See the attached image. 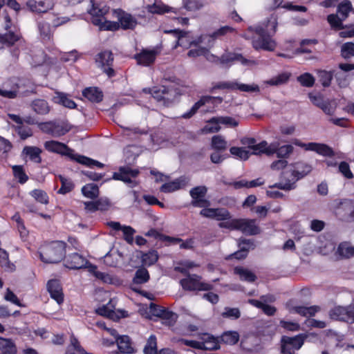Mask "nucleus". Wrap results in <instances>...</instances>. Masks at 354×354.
I'll return each mask as SVG.
<instances>
[{
  "instance_id": "obj_1",
  "label": "nucleus",
  "mask_w": 354,
  "mask_h": 354,
  "mask_svg": "<svg viewBox=\"0 0 354 354\" xmlns=\"http://www.w3.org/2000/svg\"><path fill=\"white\" fill-rule=\"evenodd\" d=\"M277 27V17L272 14L263 23L248 28V33L243 35L246 39H252V47L257 50L273 51L276 46V41L272 38L276 32Z\"/></svg>"
},
{
  "instance_id": "obj_2",
  "label": "nucleus",
  "mask_w": 354,
  "mask_h": 354,
  "mask_svg": "<svg viewBox=\"0 0 354 354\" xmlns=\"http://www.w3.org/2000/svg\"><path fill=\"white\" fill-rule=\"evenodd\" d=\"M66 247V243L62 241L44 244L39 251L40 259L46 263H57L65 257Z\"/></svg>"
},
{
  "instance_id": "obj_3",
  "label": "nucleus",
  "mask_w": 354,
  "mask_h": 354,
  "mask_svg": "<svg viewBox=\"0 0 354 354\" xmlns=\"http://www.w3.org/2000/svg\"><path fill=\"white\" fill-rule=\"evenodd\" d=\"M91 8L88 10L91 16L92 23L100 27V30H116L119 29L118 22H113L106 20L105 15L108 14L109 8L103 3H95L91 0Z\"/></svg>"
},
{
  "instance_id": "obj_4",
  "label": "nucleus",
  "mask_w": 354,
  "mask_h": 354,
  "mask_svg": "<svg viewBox=\"0 0 354 354\" xmlns=\"http://www.w3.org/2000/svg\"><path fill=\"white\" fill-rule=\"evenodd\" d=\"M216 90L240 91L246 93H257L260 91L257 84H246L236 80L212 82L209 92L214 93Z\"/></svg>"
},
{
  "instance_id": "obj_5",
  "label": "nucleus",
  "mask_w": 354,
  "mask_h": 354,
  "mask_svg": "<svg viewBox=\"0 0 354 354\" xmlns=\"http://www.w3.org/2000/svg\"><path fill=\"white\" fill-rule=\"evenodd\" d=\"M143 91L145 93H151L153 98L158 102H162L165 105L171 103L177 95L176 88L165 85L154 86L152 88H145Z\"/></svg>"
},
{
  "instance_id": "obj_6",
  "label": "nucleus",
  "mask_w": 354,
  "mask_h": 354,
  "mask_svg": "<svg viewBox=\"0 0 354 354\" xmlns=\"http://www.w3.org/2000/svg\"><path fill=\"white\" fill-rule=\"evenodd\" d=\"M38 127L43 133L55 138L62 136L71 130L68 124L59 121L39 122Z\"/></svg>"
},
{
  "instance_id": "obj_7",
  "label": "nucleus",
  "mask_w": 354,
  "mask_h": 354,
  "mask_svg": "<svg viewBox=\"0 0 354 354\" xmlns=\"http://www.w3.org/2000/svg\"><path fill=\"white\" fill-rule=\"evenodd\" d=\"M180 283L186 290L207 291L213 288L211 283L202 281L201 277L195 274H188L180 281Z\"/></svg>"
},
{
  "instance_id": "obj_8",
  "label": "nucleus",
  "mask_w": 354,
  "mask_h": 354,
  "mask_svg": "<svg viewBox=\"0 0 354 354\" xmlns=\"http://www.w3.org/2000/svg\"><path fill=\"white\" fill-rule=\"evenodd\" d=\"M8 32L1 37V41L3 44L8 46H13L15 43L17 44V48L12 49L11 54L15 58H18L19 55V48L24 47L25 41L22 38L21 35L19 30H7Z\"/></svg>"
},
{
  "instance_id": "obj_9",
  "label": "nucleus",
  "mask_w": 354,
  "mask_h": 354,
  "mask_svg": "<svg viewBox=\"0 0 354 354\" xmlns=\"http://www.w3.org/2000/svg\"><path fill=\"white\" fill-rule=\"evenodd\" d=\"M44 147L46 151L68 157L71 160H75L77 153L69 148L64 143L56 140L46 141Z\"/></svg>"
},
{
  "instance_id": "obj_10",
  "label": "nucleus",
  "mask_w": 354,
  "mask_h": 354,
  "mask_svg": "<svg viewBox=\"0 0 354 354\" xmlns=\"http://www.w3.org/2000/svg\"><path fill=\"white\" fill-rule=\"evenodd\" d=\"M304 342V336L298 335L295 337L283 336L281 339L283 354H295V350H299Z\"/></svg>"
},
{
  "instance_id": "obj_11",
  "label": "nucleus",
  "mask_w": 354,
  "mask_h": 354,
  "mask_svg": "<svg viewBox=\"0 0 354 354\" xmlns=\"http://www.w3.org/2000/svg\"><path fill=\"white\" fill-rule=\"evenodd\" d=\"M138 169H133L129 167H120L117 172L113 174V179L123 181L130 187H134L137 183L133 178H135L139 174Z\"/></svg>"
},
{
  "instance_id": "obj_12",
  "label": "nucleus",
  "mask_w": 354,
  "mask_h": 354,
  "mask_svg": "<svg viewBox=\"0 0 354 354\" xmlns=\"http://www.w3.org/2000/svg\"><path fill=\"white\" fill-rule=\"evenodd\" d=\"M95 62L97 66L102 68L109 77L115 76V73L112 68L113 56L111 51L105 50L97 54Z\"/></svg>"
},
{
  "instance_id": "obj_13",
  "label": "nucleus",
  "mask_w": 354,
  "mask_h": 354,
  "mask_svg": "<svg viewBox=\"0 0 354 354\" xmlns=\"http://www.w3.org/2000/svg\"><path fill=\"white\" fill-rule=\"evenodd\" d=\"M293 143L298 147L304 148L306 151H315L324 156L331 157L334 156V151L332 148L326 144L317 142L304 143L298 140H295Z\"/></svg>"
},
{
  "instance_id": "obj_14",
  "label": "nucleus",
  "mask_w": 354,
  "mask_h": 354,
  "mask_svg": "<svg viewBox=\"0 0 354 354\" xmlns=\"http://www.w3.org/2000/svg\"><path fill=\"white\" fill-rule=\"evenodd\" d=\"M330 317L333 319L354 323V307L337 306L330 311Z\"/></svg>"
},
{
  "instance_id": "obj_15",
  "label": "nucleus",
  "mask_w": 354,
  "mask_h": 354,
  "mask_svg": "<svg viewBox=\"0 0 354 354\" xmlns=\"http://www.w3.org/2000/svg\"><path fill=\"white\" fill-rule=\"evenodd\" d=\"M207 189L205 186H197L189 191L192 198V205L194 207H205L210 205L209 201L205 199Z\"/></svg>"
},
{
  "instance_id": "obj_16",
  "label": "nucleus",
  "mask_w": 354,
  "mask_h": 354,
  "mask_svg": "<svg viewBox=\"0 0 354 354\" xmlns=\"http://www.w3.org/2000/svg\"><path fill=\"white\" fill-rule=\"evenodd\" d=\"M26 5L31 12L42 14L53 8L55 0H28Z\"/></svg>"
},
{
  "instance_id": "obj_17",
  "label": "nucleus",
  "mask_w": 354,
  "mask_h": 354,
  "mask_svg": "<svg viewBox=\"0 0 354 354\" xmlns=\"http://www.w3.org/2000/svg\"><path fill=\"white\" fill-rule=\"evenodd\" d=\"M223 97H219V96H218V97H214V96H209V95L203 96L198 102H196L192 106V107L188 111L182 115V117L183 118H186V119L190 118L197 112V111L202 106L205 105V104L210 103V102L213 103L214 102H216L218 104H221L223 102Z\"/></svg>"
},
{
  "instance_id": "obj_18",
  "label": "nucleus",
  "mask_w": 354,
  "mask_h": 354,
  "mask_svg": "<svg viewBox=\"0 0 354 354\" xmlns=\"http://www.w3.org/2000/svg\"><path fill=\"white\" fill-rule=\"evenodd\" d=\"M312 170V167L305 162H297L293 165V168L287 171L290 173L291 179L296 185L297 181L308 175Z\"/></svg>"
},
{
  "instance_id": "obj_19",
  "label": "nucleus",
  "mask_w": 354,
  "mask_h": 354,
  "mask_svg": "<svg viewBox=\"0 0 354 354\" xmlns=\"http://www.w3.org/2000/svg\"><path fill=\"white\" fill-rule=\"evenodd\" d=\"M238 230L246 235H256L260 233V228L254 219L239 218Z\"/></svg>"
},
{
  "instance_id": "obj_20",
  "label": "nucleus",
  "mask_w": 354,
  "mask_h": 354,
  "mask_svg": "<svg viewBox=\"0 0 354 354\" xmlns=\"http://www.w3.org/2000/svg\"><path fill=\"white\" fill-rule=\"evenodd\" d=\"M158 53L156 49H143L140 53L135 55L134 57L138 64L149 66L155 62Z\"/></svg>"
},
{
  "instance_id": "obj_21",
  "label": "nucleus",
  "mask_w": 354,
  "mask_h": 354,
  "mask_svg": "<svg viewBox=\"0 0 354 354\" xmlns=\"http://www.w3.org/2000/svg\"><path fill=\"white\" fill-rule=\"evenodd\" d=\"M88 261L82 255L73 253L68 255L65 260V266L69 269L78 270L84 268Z\"/></svg>"
},
{
  "instance_id": "obj_22",
  "label": "nucleus",
  "mask_w": 354,
  "mask_h": 354,
  "mask_svg": "<svg viewBox=\"0 0 354 354\" xmlns=\"http://www.w3.org/2000/svg\"><path fill=\"white\" fill-rule=\"evenodd\" d=\"M47 289L50 297L59 304L64 301V294L60 282L57 279H51L47 283Z\"/></svg>"
},
{
  "instance_id": "obj_23",
  "label": "nucleus",
  "mask_w": 354,
  "mask_h": 354,
  "mask_svg": "<svg viewBox=\"0 0 354 354\" xmlns=\"http://www.w3.org/2000/svg\"><path fill=\"white\" fill-rule=\"evenodd\" d=\"M19 86L11 80H7L0 86V95L8 99H15L19 94Z\"/></svg>"
},
{
  "instance_id": "obj_24",
  "label": "nucleus",
  "mask_w": 354,
  "mask_h": 354,
  "mask_svg": "<svg viewBox=\"0 0 354 354\" xmlns=\"http://www.w3.org/2000/svg\"><path fill=\"white\" fill-rule=\"evenodd\" d=\"M201 340V350H218L220 348V341L218 338L209 333H202L198 335Z\"/></svg>"
},
{
  "instance_id": "obj_25",
  "label": "nucleus",
  "mask_w": 354,
  "mask_h": 354,
  "mask_svg": "<svg viewBox=\"0 0 354 354\" xmlns=\"http://www.w3.org/2000/svg\"><path fill=\"white\" fill-rule=\"evenodd\" d=\"M107 225L114 230H121L123 232L124 239L129 244L133 242V234L136 231L131 226L122 225L119 222L110 221Z\"/></svg>"
},
{
  "instance_id": "obj_26",
  "label": "nucleus",
  "mask_w": 354,
  "mask_h": 354,
  "mask_svg": "<svg viewBox=\"0 0 354 354\" xmlns=\"http://www.w3.org/2000/svg\"><path fill=\"white\" fill-rule=\"evenodd\" d=\"M53 101L55 104H60L68 109H75L77 106L76 103L71 99L69 95L63 92H55Z\"/></svg>"
},
{
  "instance_id": "obj_27",
  "label": "nucleus",
  "mask_w": 354,
  "mask_h": 354,
  "mask_svg": "<svg viewBox=\"0 0 354 354\" xmlns=\"http://www.w3.org/2000/svg\"><path fill=\"white\" fill-rule=\"evenodd\" d=\"M274 147H275L272 145V142L269 145L268 142L263 140L253 146V149L251 154L261 155L264 153L270 156L274 154L275 149Z\"/></svg>"
},
{
  "instance_id": "obj_28",
  "label": "nucleus",
  "mask_w": 354,
  "mask_h": 354,
  "mask_svg": "<svg viewBox=\"0 0 354 354\" xmlns=\"http://www.w3.org/2000/svg\"><path fill=\"white\" fill-rule=\"evenodd\" d=\"M42 150L34 146H26L24 147L22 154L29 158V160L35 163L41 162V153Z\"/></svg>"
},
{
  "instance_id": "obj_29",
  "label": "nucleus",
  "mask_w": 354,
  "mask_h": 354,
  "mask_svg": "<svg viewBox=\"0 0 354 354\" xmlns=\"http://www.w3.org/2000/svg\"><path fill=\"white\" fill-rule=\"evenodd\" d=\"M215 40L212 33L204 34L189 41V46H198L200 44H205V48H210L214 46Z\"/></svg>"
},
{
  "instance_id": "obj_30",
  "label": "nucleus",
  "mask_w": 354,
  "mask_h": 354,
  "mask_svg": "<svg viewBox=\"0 0 354 354\" xmlns=\"http://www.w3.org/2000/svg\"><path fill=\"white\" fill-rule=\"evenodd\" d=\"M83 96L93 103H99L103 99V93L96 87H88L83 90Z\"/></svg>"
},
{
  "instance_id": "obj_31",
  "label": "nucleus",
  "mask_w": 354,
  "mask_h": 354,
  "mask_svg": "<svg viewBox=\"0 0 354 354\" xmlns=\"http://www.w3.org/2000/svg\"><path fill=\"white\" fill-rule=\"evenodd\" d=\"M186 184V179L184 177H180L175 180L163 184L160 187V191L164 193H170L180 189Z\"/></svg>"
},
{
  "instance_id": "obj_32",
  "label": "nucleus",
  "mask_w": 354,
  "mask_h": 354,
  "mask_svg": "<svg viewBox=\"0 0 354 354\" xmlns=\"http://www.w3.org/2000/svg\"><path fill=\"white\" fill-rule=\"evenodd\" d=\"M119 19V27L124 30L133 29L137 25L136 19L131 15L123 12L118 18Z\"/></svg>"
},
{
  "instance_id": "obj_33",
  "label": "nucleus",
  "mask_w": 354,
  "mask_h": 354,
  "mask_svg": "<svg viewBox=\"0 0 354 354\" xmlns=\"http://www.w3.org/2000/svg\"><path fill=\"white\" fill-rule=\"evenodd\" d=\"M117 345L120 353L130 354L134 352L131 339L127 335H122L117 338Z\"/></svg>"
},
{
  "instance_id": "obj_34",
  "label": "nucleus",
  "mask_w": 354,
  "mask_h": 354,
  "mask_svg": "<svg viewBox=\"0 0 354 354\" xmlns=\"http://www.w3.org/2000/svg\"><path fill=\"white\" fill-rule=\"evenodd\" d=\"M165 32L168 34H173L178 38L177 44L175 45V47H177V46H180L185 48L189 47V41L191 40L187 39V35L189 34L188 32L180 30L179 29H174L165 30Z\"/></svg>"
},
{
  "instance_id": "obj_35",
  "label": "nucleus",
  "mask_w": 354,
  "mask_h": 354,
  "mask_svg": "<svg viewBox=\"0 0 354 354\" xmlns=\"http://www.w3.org/2000/svg\"><path fill=\"white\" fill-rule=\"evenodd\" d=\"M287 174L288 171L283 172L281 181L275 183L272 185H270V188H278L279 189H282L284 191H290L292 189H295L296 188V185L295 184V182L292 179L286 177V175Z\"/></svg>"
},
{
  "instance_id": "obj_36",
  "label": "nucleus",
  "mask_w": 354,
  "mask_h": 354,
  "mask_svg": "<svg viewBox=\"0 0 354 354\" xmlns=\"http://www.w3.org/2000/svg\"><path fill=\"white\" fill-rule=\"evenodd\" d=\"M274 145V154L276 153L277 156L279 158H287L293 152L294 147L291 145H286L279 147V144L277 142H272Z\"/></svg>"
},
{
  "instance_id": "obj_37",
  "label": "nucleus",
  "mask_w": 354,
  "mask_h": 354,
  "mask_svg": "<svg viewBox=\"0 0 354 354\" xmlns=\"http://www.w3.org/2000/svg\"><path fill=\"white\" fill-rule=\"evenodd\" d=\"M0 351L3 354H16L17 347L11 339L0 337Z\"/></svg>"
},
{
  "instance_id": "obj_38",
  "label": "nucleus",
  "mask_w": 354,
  "mask_h": 354,
  "mask_svg": "<svg viewBox=\"0 0 354 354\" xmlns=\"http://www.w3.org/2000/svg\"><path fill=\"white\" fill-rule=\"evenodd\" d=\"M32 108L33 111L39 115H46L49 113L50 108L45 100L37 99L32 101Z\"/></svg>"
},
{
  "instance_id": "obj_39",
  "label": "nucleus",
  "mask_w": 354,
  "mask_h": 354,
  "mask_svg": "<svg viewBox=\"0 0 354 354\" xmlns=\"http://www.w3.org/2000/svg\"><path fill=\"white\" fill-rule=\"evenodd\" d=\"M320 310L317 306H295L292 308L291 311L295 312L304 317H313Z\"/></svg>"
},
{
  "instance_id": "obj_40",
  "label": "nucleus",
  "mask_w": 354,
  "mask_h": 354,
  "mask_svg": "<svg viewBox=\"0 0 354 354\" xmlns=\"http://www.w3.org/2000/svg\"><path fill=\"white\" fill-rule=\"evenodd\" d=\"M124 134L131 138H137L140 136L146 135L149 133L147 127L141 128L140 127H124Z\"/></svg>"
},
{
  "instance_id": "obj_41",
  "label": "nucleus",
  "mask_w": 354,
  "mask_h": 354,
  "mask_svg": "<svg viewBox=\"0 0 354 354\" xmlns=\"http://www.w3.org/2000/svg\"><path fill=\"white\" fill-rule=\"evenodd\" d=\"M234 273L239 276L241 280L248 282H254L257 277L249 269L243 267H236L234 268Z\"/></svg>"
},
{
  "instance_id": "obj_42",
  "label": "nucleus",
  "mask_w": 354,
  "mask_h": 354,
  "mask_svg": "<svg viewBox=\"0 0 354 354\" xmlns=\"http://www.w3.org/2000/svg\"><path fill=\"white\" fill-rule=\"evenodd\" d=\"M239 340V334L236 331L224 332L220 337V342L228 345H234Z\"/></svg>"
},
{
  "instance_id": "obj_43",
  "label": "nucleus",
  "mask_w": 354,
  "mask_h": 354,
  "mask_svg": "<svg viewBox=\"0 0 354 354\" xmlns=\"http://www.w3.org/2000/svg\"><path fill=\"white\" fill-rule=\"evenodd\" d=\"M290 73L284 72L267 80L265 83L270 86H279L287 83L290 77Z\"/></svg>"
},
{
  "instance_id": "obj_44",
  "label": "nucleus",
  "mask_w": 354,
  "mask_h": 354,
  "mask_svg": "<svg viewBox=\"0 0 354 354\" xmlns=\"http://www.w3.org/2000/svg\"><path fill=\"white\" fill-rule=\"evenodd\" d=\"M82 193L86 198H96L99 196L98 186L94 183L86 184L82 187Z\"/></svg>"
},
{
  "instance_id": "obj_45",
  "label": "nucleus",
  "mask_w": 354,
  "mask_h": 354,
  "mask_svg": "<svg viewBox=\"0 0 354 354\" xmlns=\"http://www.w3.org/2000/svg\"><path fill=\"white\" fill-rule=\"evenodd\" d=\"M75 161L89 167H97L99 168H102L104 166L103 163L97 160L91 159L88 157L78 153L76 156Z\"/></svg>"
},
{
  "instance_id": "obj_46",
  "label": "nucleus",
  "mask_w": 354,
  "mask_h": 354,
  "mask_svg": "<svg viewBox=\"0 0 354 354\" xmlns=\"http://www.w3.org/2000/svg\"><path fill=\"white\" fill-rule=\"evenodd\" d=\"M183 8L187 11L196 12L205 6L203 0H183Z\"/></svg>"
},
{
  "instance_id": "obj_47",
  "label": "nucleus",
  "mask_w": 354,
  "mask_h": 354,
  "mask_svg": "<svg viewBox=\"0 0 354 354\" xmlns=\"http://www.w3.org/2000/svg\"><path fill=\"white\" fill-rule=\"evenodd\" d=\"M115 304V300L111 299L106 305H104L97 309L98 314L102 316L112 317L114 314Z\"/></svg>"
},
{
  "instance_id": "obj_48",
  "label": "nucleus",
  "mask_w": 354,
  "mask_h": 354,
  "mask_svg": "<svg viewBox=\"0 0 354 354\" xmlns=\"http://www.w3.org/2000/svg\"><path fill=\"white\" fill-rule=\"evenodd\" d=\"M143 352L145 354H157V339L155 335H151L147 341V344L144 347Z\"/></svg>"
},
{
  "instance_id": "obj_49",
  "label": "nucleus",
  "mask_w": 354,
  "mask_h": 354,
  "mask_svg": "<svg viewBox=\"0 0 354 354\" xmlns=\"http://www.w3.org/2000/svg\"><path fill=\"white\" fill-rule=\"evenodd\" d=\"M58 178H59L62 184L60 189L57 191L58 194H66L73 189L74 184L71 180L66 178L62 175H59Z\"/></svg>"
},
{
  "instance_id": "obj_50",
  "label": "nucleus",
  "mask_w": 354,
  "mask_h": 354,
  "mask_svg": "<svg viewBox=\"0 0 354 354\" xmlns=\"http://www.w3.org/2000/svg\"><path fill=\"white\" fill-rule=\"evenodd\" d=\"M319 80L324 87H328L330 85L334 73L333 71H327L325 70L317 71Z\"/></svg>"
},
{
  "instance_id": "obj_51",
  "label": "nucleus",
  "mask_w": 354,
  "mask_h": 354,
  "mask_svg": "<svg viewBox=\"0 0 354 354\" xmlns=\"http://www.w3.org/2000/svg\"><path fill=\"white\" fill-rule=\"evenodd\" d=\"M149 279V272L147 269L141 268L136 270L133 281L134 283L141 284L147 282Z\"/></svg>"
},
{
  "instance_id": "obj_52",
  "label": "nucleus",
  "mask_w": 354,
  "mask_h": 354,
  "mask_svg": "<svg viewBox=\"0 0 354 354\" xmlns=\"http://www.w3.org/2000/svg\"><path fill=\"white\" fill-rule=\"evenodd\" d=\"M89 271L93 273V274L98 279L102 280L104 283H113V277L108 273L102 272L98 271L97 270V267L95 266H91L89 268Z\"/></svg>"
},
{
  "instance_id": "obj_53",
  "label": "nucleus",
  "mask_w": 354,
  "mask_h": 354,
  "mask_svg": "<svg viewBox=\"0 0 354 354\" xmlns=\"http://www.w3.org/2000/svg\"><path fill=\"white\" fill-rule=\"evenodd\" d=\"M147 11L150 13L159 14V15H161V14H163L165 12H169L171 11V8L169 6H167L162 3H153L152 5H149V6H147Z\"/></svg>"
},
{
  "instance_id": "obj_54",
  "label": "nucleus",
  "mask_w": 354,
  "mask_h": 354,
  "mask_svg": "<svg viewBox=\"0 0 354 354\" xmlns=\"http://www.w3.org/2000/svg\"><path fill=\"white\" fill-rule=\"evenodd\" d=\"M158 259V254L156 250H151L142 255V262L144 265L150 266L153 265Z\"/></svg>"
},
{
  "instance_id": "obj_55",
  "label": "nucleus",
  "mask_w": 354,
  "mask_h": 354,
  "mask_svg": "<svg viewBox=\"0 0 354 354\" xmlns=\"http://www.w3.org/2000/svg\"><path fill=\"white\" fill-rule=\"evenodd\" d=\"M337 253L342 257L350 258L354 256V247L348 243H342L338 246Z\"/></svg>"
},
{
  "instance_id": "obj_56",
  "label": "nucleus",
  "mask_w": 354,
  "mask_h": 354,
  "mask_svg": "<svg viewBox=\"0 0 354 354\" xmlns=\"http://www.w3.org/2000/svg\"><path fill=\"white\" fill-rule=\"evenodd\" d=\"M212 147L216 151H224L227 149V142L220 135L214 136L212 138Z\"/></svg>"
},
{
  "instance_id": "obj_57",
  "label": "nucleus",
  "mask_w": 354,
  "mask_h": 354,
  "mask_svg": "<svg viewBox=\"0 0 354 354\" xmlns=\"http://www.w3.org/2000/svg\"><path fill=\"white\" fill-rule=\"evenodd\" d=\"M300 84L305 87H312L315 84V79L309 73H304L297 77Z\"/></svg>"
},
{
  "instance_id": "obj_58",
  "label": "nucleus",
  "mask_w": 354,
  "mask_h": 354,
  "mask_svg": "<svg viewBox=\"0 0 354 354\" xmlns=\"http://www.w3.org/2000/svg\"><path fill=\"white\" fill-rule=\"evenodd\" d=\"M352 9L351 3L348 0L342 2L337 7L338 15L345 20L348 16V13Z\"/></svg>"
},
{
  "instance_id": "obj_59",
  "label": "nucleus",
  "mask_w": 354,
  "mask_h": 354,
  "mask_svg": "<svg viewBox=\"0 0 354 354\" xmlns=\"http://www.w3.org/2000/svg\"><path fill=\"white\" fill-rule=\"evenodd\" d=\"M230 153L240 160H246L250 157V153L243 147H232L230 149Z\"/></svg>"
},
{
  "instance_id": "obj_60",
  "label": "nucleus",
  "mask_w": 354,
  "mask_h": 354,
  "mask_svg": "<svg viewBox=\"0 0 354 354\" xmlns=\"http://www.w3.org/2000/svg\"><path fill=\"white\" fill-rule=\"evenodd\" d=\"M12 171L15 178H17L21 184L25 183L28 177L26 174L24 169L21 165H15L12 167Z\"/></svg>"
},
{
  "instance_id": "obj_61",
  "label": "nucleus",
  "mask_w": 354,
  "mask_h": 354,
  "mask_svg": "<svg viewBox=\"0 0 354 354\" xmlns=\"http://www.w3.org/2000/svg\"><path fill=\"white\" fill-rule=\"evenodd\" d=\"M221 129L218 119L213 118L209 120V123L206 124L203 129L202 131L204 133H210L218 132Z\"/></svg>"
},
{
  "instance_id": "obj_62",
  "label": "nucleus",
  "mask_w": 354,
  "mask_h": 354,
  "mask_svg": "<svg viewBox=\"0 0 354 354\" xmlns=\"http://www.w3.org/2000/svg\"><path fill=\"white\" fill-rule=\"evenodd\" d=\"M328 22L330 24L332 28L335 29H344V26L342 24V19L338 15L331 14L327 17Z\"/></svg>"
},
{
  "instance_id": "obj_63",
  "label": "nucleus",
  "mask_w": 354,
  "mask_h": 354,
  "mask_svg": "<svg viewBox=\"0 0 354 354\" xmlns=\"http://www.w3.org/2000/svg\"><path fill=\"white\" fill-rule=\"evenodd\" d=\"M30 195L40 203L45 205L48 203V196L44 190L34 189L30 192Z\"/></svg>"
},
{
  "instance_id": "obj_64",
  "label": "nucleus",
  "mask_w": 354,
  "mask_h": 354,
  "mask_svg": "<svg viewBox=\"0 0 354 354\" xmlns=\"http://www.w3.org/2000/svg\"><path fill=\"white\" fill-rule=\"evenodd\" d=\"M341 55L344 58L348 59L354 56V43L346 42L341 47Z\"/></svg>"
}]
</instances>
